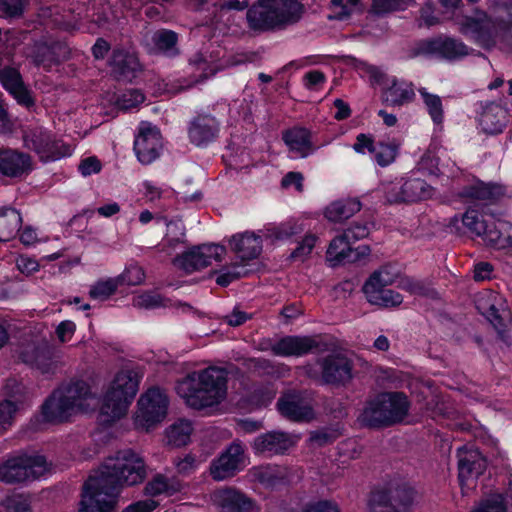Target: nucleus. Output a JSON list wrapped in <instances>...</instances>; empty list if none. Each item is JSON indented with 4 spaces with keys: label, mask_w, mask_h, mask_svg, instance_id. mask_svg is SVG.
<instances>
[{
    "label": "nucleus",
    "mask_w": 512,
    "mask_h": 512,
    "mask_svg": "<svg viewBox=\"0 0 512 512\" xmlns=\"http://www.w3.org/2000/svg\"><path fill=\"white\" fill-rule=\"evenodd\" d=\"M416 491L407 482L391 481L371 492L368 512H410Z\"/></svg>",
    "instance_id": "nucleus-6"
},
{
    "label": "nucleus",
    "mask_w": 512,
    "mask_h": 512,
    "mask_svg": "<svg viewBox=\"0 0 512 512\" xmlns=\"http://www.w3.org/2000/svg\"><path fill=\"white\" fill-rule=\"evenodd\" d=\"M294 445L295 440L290 434L271 431L257 436L252 447L256 454L276 455L285 453Z\"/></svg>",
    "instance_id": "nucleus-22"
},
{
    "label": "nucleus",
    "mask_w": 512,
    "mask_h": 512,
    "mask_svg": "<svg viewBox=\"0 0 512 512\" xmlns=\"http://www.w3.org/2000/svg\"><path fill=\"white\" fill-rule=\"evenodd\" d=\"M46 471L43 456L19 455L0 465V481L7 484L35 480Z\"/></svg>",
    "instance_id": "nucleus-9"
},
{
    "label": "nucleus",
    "mask_w": 512,
    "mask_h": 512,
    "mask_svg": "<svg viewBox=\"0 0 512 512\" xmlns=\"http://www.w3.org/2000/svg\"><path fill=\"white\" fill-rule=\"evenodd\" d=\"M508 112L501 105L490 103L484 107L480 116V125L487 134L502 132L506 125Z\"/></svg>",
    "instance_id": "nucleus-33"
},
{
    "label": "nucleus",
    "mask_w": 512,
    "mask_h": 512,
    "mask_svg": "<svg viewBox=\"0 0 512 512\" xmlns=\"http://www.w3.org/2000/svg\"><path fill=\"white\" fill-rule=\"evenodd\" d=\"M415 97L411 84L392 81V84L384 89L381 94L382 103L388 107H400L410 103Z\"/></svg>",
    "instance_id": "nucleus-34"
},
{
    "label": "nucleus",
    "mask_w": 512,
    "mask_h": 512,
    "mask_svg": "<svg viewBox=\"0 0 512 512\" xmlns=\"http://www.w3.org/2000/svg\"><path fill=\"white\" fill-rule=\"evenodd\" d=\"M22 217L14 208L0 209V242L12 239L20 230Z\"/></svg>",
    "instance_id": "nucleus-37"
},
{
    "label": "nucleus",
    "mask_w": 512,
    "mask_h": 512,
    "mask_svg": "<svg viewBox=\"0 0 512 512\" xmlns=\"http://www.w3.org/2000/svg\"><path fill=\"white\" fill-rule=\"evenodd\" d=\"M147 477L144 460L130 451V485L142 483Z\"/></svg>",
    "instance_id": "nucleus-43"
},
{
    "label": "nucleus",
    "mask_w": 512,
    "mask_h": 512,
    "mask_svg": "<svg viewBox=\"0 0 512 512\" xmlns=\"http://www.w3.org/2000/svg\"><path fill=\"white\" fill-rule=\"evenodd\" d=\"M250 315L246 312L235 308L230 314L223 317V320L230 326L237 327L250 319Z\"/></svg>",
    "instance_id": "nucleus-63"
},
{
    "label": "nucleus",
    "mask_w": 512,
    "mask_h": 512,
    "mask_svg": "<svg viewBox=\"0 0 512 512\" xmlns=\"http://www.w3.org/2000/svg\"><path fill=\"white\" fill-rule=\"evenodd\" d=\"M124 283V276L101 280L91 286L89 296L93 299L106 300Z\"/></svg>",
    "instance_id": "nucleus-39"
},
{
    "label": "nucleus",
    "mask_w": 512,
    "mask_h": 512,
    "mask_svg": "<svg viewBox=\"0 0 512 512\" xmlns=\"http://www.w3.org/2000/svg\"><path fill=\"white\" fill-rule=\"evenodd\" d=\"M411 2L412 0H373L370 12L377 16H383L394 11L404 10Z\"/></svg>",
    "instance_id": "nucleus-42"
},
{
    "label": "nucleus",
    "mask_w": 512,
    "mask_h": 512,
    "mask_svg": "<svg viewBox=\"0 0 512 512\" xmlns=\"http://www.w3.org/2000/svg\"><path fill=\"white\" fill-rule=\"evenodd\" d=\"M0 82L9 93L17 89V87L19 88L23 83L19 71L16 68L8 66L0 69Z\"/></svg>",
    "instance_id": "nucleus-46"
},
{
    "label": "nucleus",
    "mask_w": 512,
    "mask_h": 512,
    "mask_svg": "<svg viewBox=\"0 0 512 512\" xmlns=\"http://www.w3.org/2000/svg\"><path fill=\"white\" fill-rule=\"evenodd\" d=\"M213 501L222 512H254L256 510L254 501L234 488L217 490L213 494Z\"/></svg>",
    "instance_id": "nucleus-23"
},
{
    "label": "nucleus",
    "mask_w": 512,
    "mask_h": 512,
    "mask_svg": "<svg viewBox=\"0 0 512 512\" xmlns=\"http://www.w3.org/2000/svg\"><path fill=\"white\" fill-rule=\"evenodd\" d=\"M478 308L493 325L499 340L509 347L512 343L508 333V326L511 323V313L507 309L503 299L496 293H490L486 300L479 303Z\"/></svg>",
    "instance_id": "nucleus-13"
},
{
    "label": "nucleus",
    "mask_w": 512,
    "mask_h": 512,
    "mask_svg": "<svg viewBox=\"0 0 512 512\" xmlns=\"http://www.w3.org/2000/svg\"><path fill=\"white\" fill-rule=\"evenodd\" d=\"M128 410V372L116 374L106 392L100 415L104 423H111L123 417Z\"/></svg>",
    "instance_id": "nucleus-11"
},
{
    "label": "nucleus",
    "mask_w": 512,
    "mask_h": 512,
    "mask_svg": "<svg viewBox=\"0 0 512 512\" xmlns=\"http://www.w3.org/2000/svg\"><path fill=\"white\" fill-rule=\"evenodd\" d=\"M219 133V123L210 114H199L193 118L188 129L190 141L203 146L214 141Z\"/></svg>",
    "instance_id": "nucleus-25"
},
{
    "label": "nucleus",
    "mask_w": 512,
    "mask_h": 512,
    "mask_svg": "<svg viewBox=\"0 0 512 512\" xmlns=\"http://www.w3.org/2000/svg\"><path fill=\"white\" fill-rule=\"evenodd\" d=\"M25 146L35 151L43 161L56 160L69 154V147L43 128L30 130L24 136Z\"/></svg>",
    "instance_id": "nucleus-15"
},
{
    "label": "nucleus",
    "mask_w": 512,
    "mask_h": 512,
    "mask_svg": "<svg viewBox=\"0 0 512 512\" xmlns=\"http://www.w3.org/2000/svg\"><path fill=\"white\" fill-rule=\"evenodd\" d=\"M168 227V232L165 236L163 243V251L170 254L175 247L182 241V237L184 236V232L182 228H178L176 223L169 222L166 223Z\"/></svg>",
    "instance_id": "nucleus-50"
},
{
    "label": "nucleus",
    "mask_w": 512,
    "mask_h": 512,
    "mask_svg": "<svg viewBox=\"0 0 512 512\" xmlns=\"http://www.w3.org/2000/svg\"><path fill=\"white\" fill-rule=\"evenodd\" d=\"M133 305L138 308L151 309L166 306L164 298L155 292H143L133 298Z\"/></svg>",
    "instance_id": "nucleus-45"
},
{
    "label": "nucleus",
    "mask_w": 512,
    "mask_h": 512,
    "mask_svg": "<svg viewBox=\"0 0 512 512\" xmlns=\"http://www.w3.org/2000/svg\"><path fill=\"white\" fill-rule=\"evenodd\" d=\"M397 278V272L391 266H383L374 271L363 286L367 300L383 307L398 306L402 303V296L386 287L392 285Z\"/></svg>",
    "instance_id": "nucleus-8"
},
{
    "label": "nucleus",
    "mask_w": 512,
    "mask_h": 512,
    "mask_svg": "<svg viewBox=\"0 0 512 512\" xmlns=\"http://www.w3.org/2000/svg\"><path fill=\"white\" fill-rule=\"evenodd\" d=\"M230 244L233 251L242 260H252L257 258L262 251L261 238L254 233L245 232L243 234L234 235Z\"/></svg>",
    "instance_id": "nucleus-32"
},
{
    "label": "nucleus",
    "mask_w": 512,
    "mask_h": 512,
    "mask_svg": "<svg viewBox=\"0 0 512 512\" xmlns=\"http://www.w3.org/2000/svg\"><path fill=\"white\" fill-rule=\"evenodd\" d=\"M370 233L367 222H354L342 233L352 243L366 238Z\"/></svg>",
    "instance_id": "nucleus-54"
},
{
    "label": "nucleus",
    "mask_w": 512,
    "mask_h": 512,
    "mask_svg": "<svg viewBox=\"0 0 512 512\" xmlns=\"http://www.w3.org/2000/svg\"><path fill=\"white\" fill-rule=\"evenodd\" d=\"M169 400L158 387L149 388L137 402L133 424L136 430L149 432L160 424L167 415Z\"/></svg>",
    "instance_id": "nucleus-7"
},
{
    "label": "nucleus",
    "mask_w": 512,
    "mask_h": 512,
    "mask_svg": "<svg viewBox=\"0 0 512 512\" xmlns=\"http://www.w3.org/2000/svg\"><path fill=\"white\" fill-rule=\"evenodd\" d=\"M361 202L357 198L340 199L330 203L324 211L330 222L341 223L361 210Z\"/></svg>",
    "instance_id": "nucleus-35"
},
{
    "label": "nucleus",
    "mask_w": 512,
    "mask_h": 512,
    "mask_svg": "<svg viewBox=\"0 0 512 512\" xmlns=\"http://www.w3.org/2000/svg\"><path fill=\"white\" fill-rule=\"evenodd\" d=\"M352 244L343 234L336 236L327 249V259L337 265L342 262H355L370 253L368 246L353 249Z\"/></svg>",
    "instance_id": "nucleus-24"
},
{
    "label": "nucleus",
    "mask_w": 512,
    "mask_h": 512,
    "mask_svg": "<svg viewBox=\"0 0 512 512\" xmlns=\"http://www.w3.org/2000/svg\"><path fill=\"white\" fill-rule=\"evenodd\" d=\"M31 170V158L28 154L12 149H0V174L16 178Z\"/></svg>",
    "instance_id": "nucleus-27"
},
{
    "label": "nucleus",
    "mask_w": 512,
    "mask_h": 512,
    "mask_svg": "<svg viewBox=\"0 0 512 512\" xmlns=\"http://www.w3.org/2000/svg\"><path fill=\"white\" fill-rule=\"evenodd\" d=\"M302 512H339L337 506L329 501H319L307 506Z\"/></svg>",
    "instance_id": "nucleus-64"
},
{
    "label": "nucleus",
    "mask_w": 512,
    "mask_h": 512,
    "mask_svg": "<svg viewBox=\"0 0 512 512\" xmlns=\"http://www.w3.org/2000/svg\"><path fill=\"white\" fill-rule=\"evenodd\" d=\"M472 512H506L503 497L495 494L483 500Z\"/></svg>",
    "instance_id": "nucleus-53"
},
{
    "label": "nucleus",
    "mask_w": 512,
    "mask_h": 512,
    "mask_svg": "<svg viewBox=\"0 0 512 512\" xmlns=\"http://www.w3.org/2000/svg\"><path fill=\"white\" fill-rule=\"evenodd\" d=\"M486 467V459L478 450H458V478L464 495L475 487V480L484 473Z\"/></svg>",
    "instance_id": "nucleus-17"
},
{
    "label": "nucleus",
    "mask_w": 512,
    "mask_h": 512,
    "mask_svg": "<svg viewBox=\"0 0 512 512\" xmlns=\"http://www.w3.org/2000/svg\"><path fill=\"white\" fill-rule=\"evenodd\" d=\"M317 363L320 367V379L324 384L342 387L353 378V360L342 351L332 352L318 359Z\"/></svg>",
    "instance_id": "nucleus-12"
},
{
    "label": "nucleus",
    "mask_w": 512,
    "mask_h": 512,
    "mask_svg": "<svg viewBox=\"0 0 512 512\" xmlns=\"http://www.w3.org/2000/svg\"><path fill=\"white\" fill-rule=\"evenodd\" d=\"M25 0H0V16L17 18L22 16Z\"/></svg>",
    "instance_id": "nucleus-51"
},
{
    "label": "nucleus",
    "mask_w": 512,
    "mask_h": 512,
    "mask_svg": "<svg viewBox=\"0 0 512 512\" xmlns=\"http://www.w3.org/2000/svg\"><path fill=\"white\" fill-rule=\"evenodd\" d=\"M504 193V187L499 184L477 181L463 187L458 196L471 202L489 204L499 200Z\"/></svg>",
    "instance_id": "nucleus-28"
},
{
    "label": "nucleus",
    "mask_w": 512,
    "mask_h": 512,
    "mask_svg": "<svg viewBox=\"0 0 512 512\" xmlns=\"http://www.w3.org/2000/svg\"><path fill=\"white\" fill-rule=\"evenodd\" d=\"M434 189L419 178L405 181L399 188L393 187L387 192V200L391 203L415 202L428 199L433 195Z\"/></svg>",
    "instance_id": "nucleus-20"
},
{
    "label": "nucleus",
    "mask_w": 512,
    "mask_h": 512,
    "mask_svg": "<svg viewBox=\"0 0 512 512\" xmlns=\"http://www.w3.org/2000/svg\"><path fill=\"white\" fill-rule=\"evenodd\" d=\"M468 54L469 48L462 41L444 35L423 39L410 50L412 57L437 56L450 61L465 57Z\"/></svg>",
    "instance_id": "nucleus-10"
},
{
    "label": "nucleus",
    "mask_w": 512,
    "mask_h": 512,
    "mask_svg": "<svg viewBox=\"0 0 512 512\" xmlns=\"http://www.w3.org/2000/svg\"><path fill=\"white\" fill-rule=\"evenodd\" d=\"M480 236L486 244L498 249L512 247V224L489 217Z\"/></svg>",
    "instance_id": "nucleus-29"
},
{
    "label": "nucleus",
    "mask_w": 512,
    "mask_h": 512,
    "mask_svg": "<svg viewBox=\"0 0 512 512\" xmlns=\"http://www.w3.org/2000/svg\"><path fill=\"white\" fill-rule=\"evenodd\" d=\"M10 94L17 100L20 105H23L27 108L34 105V99L30 93V91L25 87L24 83H22L19 88L13 90Z\"/></svg>",
    "instance_id": "nucleus-60"
},
{
    "label": "nucleus",
    "mask_w": 512,
    "mask_h": 512,
    "mask_svg": "<svg viewBox=\"0 0 512 512\" xmlns=\"http://www.w3.org/2000/svg\"><path fill=\"white\" fill-rule=\"evenodd\" d=\"M340 433L336 429L323 428L310 432L309 441L312 446L322 447L333 443L338 439Z\"/></svg>",
    "instance_id": "nucleus-44"
},
{
    "label": "nucleus",
    "mask_w": 512,
    "mask_h": 512,
    "mask_svg": "<svg viewBox=\"0 0 512 512\" xmlns=\"http://www.w3.org/2000/svg\"><path fill=\"white\" fill-rule=\"evenodd\" d=\"M245 447L240 440H234L218 458L211 462L209 471L216 481L225 480L236 475L245 462Z\"/></svg>",
    "instance_id": "nucleus-14"
},
{
    "label": "nucleus",
    "mask_w": 512,
    "mask_h": 512,
    "mask_svg": "<svg viewBox=\"0 0 512 512\" xmlns=\"http://www.w3.org/2000/svg\"><path fill=\"white\" fill-rule=\"evenodd\" d=\"M161 147L159 131L149 125L140 128L134 141V151L138 160L143 164H149L158 157Z\"/></svg>",
    "instance_id": "nucleus-21"
},
{
    "label": "nucleus",
    "mask_w": 512,
    "mask_h": 512,
    "mask_svg": "<svg viewBox=\"0 0 512 512\" xmlns=\"http://www.w3.org/2000/svg\"><path fill=\"white\" fill-rule=\"evenodd\" d=\"M299 0H258L246 13L254 31H273L297 23L302 15Z\"/></svg>",
    "instance_id": "nucleus-4"
},
{
    "label": "nucleus",
    "mask_w": 512,
    "mask_h": 512,
    "mask_svg": "<svg viewBox=\"0 0 512 512\" xmlns=\"http://www.w3.org/2000/svg\"><path fill=\"white\" fill-rule=\"evenodd\" d=\"M175 390L193 409L212 407L226 397L227 372L214 366L193 371L176 382Z\"/></svg>",
    "instance_id": "nucleus-2"
},
{
    "label": "nucleus",
    "mask_w": 512,
    "mask_h": 512,
    "mask_svg": "<svg viewBox=\"0 0 512 512\" xmlns=\"http://www.w3.org/2000/svg\"><path fill=\"white\" fill-rule=\"evenodd\" d=\"M373 153L377 163L381 166H386L394 160L396 149L390 145L379 143L377 147L375 146Z\"/></svg>",
    "instance_id": "nucleus-55"
},
{
    "label": "nucleus",
    "mask_w": 512,
    "mask_h": 512,
    "mask_svg": "<svg viewBox=\"0 0 512 512\" xmlns=\"http://www.w3.org/2000/svg\"><path fill=\"white\" fill-rule=\"evenodd\" d=\"M316 241V236L306 235L296 249L291 253L290 259L293 261L304 262L311 254Z\"/></svg>",
    "instance_id": "nucleus-48"
},
{
    "label": "nucleus",
    "mask_w": 512,
    "mask_h": 512,
    "mask_svg": "<svg viewBox=\"0 0 512 512\" xmlns=\"http://www.w3.org/2000/svg\"><path fill=\"white\" fill-rule=\"evenodd\" d=\"M15 411L16 405L12 401L4 400L0 403V431L10 424Z\"/></svg>",
    "instance_id": "nucleus-59"
},
{
    "label": "nucleus",
    "mask_w": 512,
    "mask_h": 512,
    "mask_svg": "<svg viewBox=\"0 0 512 512\" xmlns=\"http://www.w3.org/2000/svg\"><path fill=\"white\" fill-rule=\"evenodd\" d=\"M226 249L215 244H203L193 247L189 251L177 256L173 263L187 273L203 269L210 265L213 260L221 261Z\"/></svg>",
    "instance_id": "nucleus-16"
},
{
    "label": "nucleus",
    "mask_w": 512,
    "mask_h": 512,
    "mask_svg": "<svg viewBox=\"0 0 512 512\" xmlns=\"http://www.w3.org/2000/svg\"><path fill=\"white\" fill-rule=\"evenodd\" d=\"M303 179V175L300 172H289L282 178L281 185L283 188L294 185L298 192H302Z\"/></svg>",
    "instance_id": "nucleus-61"
},
{
    "label": "nucleus",
    "mask_w": 512,
    "mask_h": 512,
    "mask_svg": "<svg viewBox=\"0 0 512 512\" xmlns=\"http://www.w3.org/2000/svg\"><path fill=\"white\" fill-rule=\"evenodd\" d=\"M20 359L42 374H54L57 368L52 348L46 342L26 346L20 353Z\"/></svg>",
    "instance_id": "nucleus-19"
},
{
    "label": "nucleus",
    "mask_w": 512,
    "mask_h": 512,
    "mask_svg": "<svg viewBox=\"0 0 512 512\" xmlns=\"http://www.w3.org/2000/svg\"><path fill=\"white\" fill-rule=\"evenodd\" d=\"M78 169L80 173L86 177L99 173L102 169V164L97 157L91 156L83 159L80 162Z\"/></svg>",
    "instance_id": "nucleus-58"
},
{
    "label": "nucleus",
    "mask_w": 512,
    "mask_h": 512,
    "mask_svg": "<svg viewBox=\"0 0 512 512\" xmlns=\"http://www.w3.org/2000/svg\"><path fill=\"white\" fill-rule=\"evenodd\" d=\"M153 41L160 50L167 51L176 45L177 34L171 30H160L154 34Z\"/></svg>",
    "instance_id": "nucleus-52"
},
{
    "label": "nucleus",
    "mask_w": 512,
    "mask_h": 512,
    "mask_svg": "<svg viewBox=\"0 0 512 512\" xmlns=\"http://www.w3.org/2000/svg\"><path fill=\"white\" fill-rule=\"evenodd\" d=\"M429 115L435 124H441L444 118V110L441 98L438 95L430 94L425 88L419 89Z\"/></svg>",
    "instance_id": "nucleus-40"
},
{
    "label": "nucleus",
    "mask_w": 512,
    "mask_h": 512,
    "mask_svg": "<svg viewBox=\"0 0 512 512\" xmlns=\"http://www.w3.org/2000/svg\"><path fill=\"white\" fill-rule=\"evenodd\" d=\"M488 218H480L479 214L476 210L468 209L461 218H459L457 215L452 217L449 220V227L455 228L456 231H460V225L461 222L463 226L469 229L472 233H475L476 235L480 236L481 233H483L486 224H487Z\"/></svg>",
    "instance_id": "nucleus-38"
},
{
    "label": "nucleus",
    "mask_w": 512,
    "mask_h": 512,
    "mask_svg": "<svg viewBox=\"0 0 512 512\" xmlns=\"http://www.w3.org/2000/svg\"><path fill=\"white\" fill-rule=\"evenodd\" d=\"M2 506L7 512H30V500L23 494L6 497Z\"/></svg>",
    "instance_id": "nucleus-49"
},
{
    "label": "nucleus",
    "mask_w": 512,
    "mask_h": 512,
    "mask_svg": "<svg viewBox=\"0 0 512 512\" xmlns=\"http://www.w3.org/2000/svg\"><path fill=\"white\" fill-rule=\"evenodd\" d=\"M277 407L280 414L291 421L308 422L314 418L312 407L296 393L283 395L278 400Z\"/></svg>",
    "instance_id": "nucleus-26"
},
{
    "label": "nucleus",
    "mask_w": 512,
    "mask_h": 512,
    "mask_svg": "<svg viewBox=\"0 0 512 512\" xmlns=\"http://www.w3.org/2000/svg\"><path fill=\"white\" fill-rule=\"evenodd\" d=\"M192 432L190 420L178 419L165 430L166 444L174 448L183 447L190 442Z\"/></svg>",
    "instance_id": "nucleus-36"
},
{
    "label": "nucleus",
    "mask_w": 512,
    "mask_h": 512,
    "mask_svg": "<svg viewBox=\"0 0 512 512\" xmlns=\"http://www.w3.org/2000/svg\"><path fill=\"white\" fill-rule=\"evenodd\" d=\"M97 405L96 395L84 380H72L56 389L43 403L42 415L52 423H63L77 412H88Z\"/></svg>",
    "instance_id": "nucleus-3"
},
{
    "label": "nucleus",
    "mask_w": 512,
    "mask_h": 512,
    "mask_svg": "<svg viewBox=\"0 0 512 512\" xmlns=\"http://www.w3.org/2000/svg\"><path fill=\"white\" fill-rule=\"evenodd\" d=\"M239 266L224 268L216 278V283L220 286H228L232 281L237 280L246 274V271L240 270Z\"/></svg>",
    "instance_id": "nucleus-56"
},
{
    "label": "nucleus",
    "mask_w": 512,
    "mask_h": 512,
    "mask_svg": "<svg viewBox=\"0 0 512 512\" xmlns=\"http://www.w3.org/2000/svg\"><path fill=\"white\" fill-rule=\"evenodd\" d=\"M410 402L402 392H384L367 401L358 421L369 428L398 424L408 415Z\"/></svg>",
    "instance_id": "nucleus-5"
},
{
    "label": "nucleus",
    "mask_w": 512,
    "mask_h": 512,
    "mask_svg": "<svg viewBox=\"0 0 512 512\" xmlns=\"http://www.w3.org/2000/svg\"><path fill=\"white\" fill-rule=\"evenodd\" d=\"M76 325L74 322L66 320L62 321L56 328V334L58 339L64 343L69 340L74 334Z\"/></svg>",
    "instance_id": "nucleus-62"
},
{
    "label": "nucleus",
    "mask_w": 512,
    "mask_h": 512,
    "mask_svg": "<svg viewBox=\"0 0 512 512\" xmlns=\"http://www.w3.org/2000/svg\"><path fill=\"white\" fill-rule=\"evenodd\" d=\"M495 35L496 41L499 40L512 49V20H506L504 16L499 15L495 25Z\"/></svg>",
    "instance_id": "nucleus-47"
},
{
    "label": "nucleus",
    "mask_w": 512,
    "mask_h": 512,
    "mask_svg": "<svg viewBox=\"0 0 512 512\" xmlns=\"http://www.w3.org/2000/svg\"><path fill=\"white\" fill-rule=\"evenodd\" d=\"M169 491L167 479L161 475H156L152 481L148 482L145 486V493L151 496L159 495Z\"/></svg>",
    "instance_id": "nucleus-57"
},
{
    "label": "nucleus",
    "mask_w": 512,
    "mask_h": 512,
    "mask_svg": "<svg viewBox=\"0 0 512 512\" xmlns=\"http://www.w3.org/2000/svg\"><path fill=\"white\" fill-rule=\"evenodd\" d=\"M109 66L116 79L125 77L128 71V52L124 48H114Z\"/></svg>",
    "instance_id": "nucleus-41"
},
{
    "label": "nucleus",
    "mask_w": 512,
    "mask_h": 512,
    "mask_svg": "<svg viewBox=\"0 0 512 512\" xmlns=\"http://www.w3.org/2000/svg\"><path fill=\"white\" fill-rule=\"evenodd\" d=\"M318 346L316 340L309 336H287L271 347L274 355L301 356Z\"/></svg>",
    "instance_id": "nucleus-30"
},
{
    "label": "nucleus",
    "mask_w": 512,
    "mask_h": 512,
    "mask_svg": "<svg viewBox=\"0 0 512 512\" xmlns=\"http://www.w3.org/2000/svg\"><path fill=\"white\" fill-rule=\"evenodd\" d=\"M128 451L105 459L83 485L79 512H111L127 481Z\"/></svg>",
    "instance_id": "nucleus-1"
},
{
    "label": "nucleus",
    "mask_w": 512,
    "mask_h": 512,
    "mask_svg": "<svg viewBox=\"0 0 512 512\" xmlns=\"http://www.w3.org/2000/svg\"><path fill=\"white\" fill-rule=\"evenodd\" d=\"M282 139L290 151L298 153L302 158L307 157L315 148L311 141V132L303 127H293L282 133Z\"/></svg>",
    "instance_id": "nucleus-31"
},
{
    "label": "nucleus",
    "mask_w": 512,
    "mask_h": 512,
    "mask_svg": "<svg viewBox=\"0 0 512 512\" xmlns=\"http://www.w3.org/2000/svg\"><path fill=\"white\" fill-rule=\"evenodd\" d=\"M495 25H497V18L491 20L482 12L477 17H465L461 23L460 31L464 35L473 37L481 44L490 46L496 42Z\"/></svg>",
    "instance_id": "nucleus-18"
}]
</instances>
